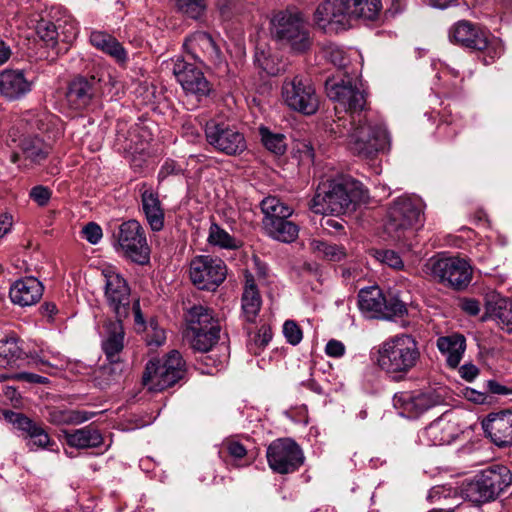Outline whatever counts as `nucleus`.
Listing matches in <instances>:
<instances>
[{"label": "nucleus", "mask_w": 512, "mask_h": 512, "mask_svg": "<svg viewBox=\"0 0 512 512\" xmlns=\"http://www.w3.org/2000/svg\"><path fill=\"white\" fill-rule=\"evenodd\" d=\"M325 90L328 98L350 115L349 119L339 118L329 127L331 134H334L335 137H342L345 131H348L347 124L355 123L356 117L368 113L365 92L357 86L348 72H345L344 77L340 79L328 78L325 81Z\"/></svg>", "instance_id": "nucleus-4"}, {"label": "nucleus", "mask_w": 512, "mask_h": 512, "mask_svg": "<svg viewBox=\"0 0 512 512\" xmlns=\"http://www.w3.org/2000/svg\"><path fill=\"white\" fill-rule=\"evenodd\" d=\"M423 223L422 202L419 199L401 196L396 198L387 210L384 231L391 241L411 249L415 232Z\"/></svg>", "instance_id": "nucleus-3"}, {"label": "nucleus", "mask_w": 512, "mask_h": 512, "mask_svg": "<svg viewBox=\"0 0 512 512\" xmlns=\"http://www.w3.org/2000/svg\"><path fill=\"white\" fill-rule=\"evenodd\" d=\"M121 372L122 364L120 360L109 361L108 364H104L98 369L97 378L100 379L104 385H109L120 377Z\"/></svg>", "instance_id": "nucleus-49"}, {"label": "nucleus", "mask_w": 512, "mask_h": 512, "mask_svg": "<svg viewBox=\"0 0 512 512\" xmlns=\"http://www.w3.org/2000/svg\"><path fill=\"white\" fill-rule=\"evenodd\" d=\"M34 80L29 79L24 70L4 69L0 71V95L7 100L15 101L29 94Z\"/></svg>", "instance_id": "nucleus-25"}, {"label": "nucleus", "mask_w": 512, "mask_h": 512, "mask_svg": "<svg viewBox=\"0 0 512 512\" xmlns=\"http://www.w3.org/2000/svg\"><path fill=\"white\" fill-rule=\"evenodd\" d=\"M67 445L77 449L97 448L103 444V436L98 429L88 425L72 431H63Z\"/></svg>", "instance_id": "nucleus-30"}, {"label": "nucleus", "mask_w": 512, "mask_h": 512, "mask_svg": "<svg viewBox=\"0 0 512 512\" xmlns=\"http://www.w3.org/2000/svg\"><path fill=\"white\" fill-rule=\"evenodd\" d=\"M105 278L104 295L116 319L128 317L130 312V287L127 281L113 269L102 272Z\"/></svg>", "instance_id": "nucleus-18"}, {"label": "nucleus", "mask_w": 512, "mask_h": 512, "mask_svg": "<svg viewBox=\"0 0 512 512\" xmlns=\"http://www.w3.org/2000/svg\"><path fill=\"white\" fill-rule=\"evenodd\" d=\"M345 350L344 344L335 339L328 341L325 347L326 354L334 358L342 357L345 354Z\"/></svg>", "instance_id": "nucleus-61"}, {"label": "nucleus", "mask_w": 512, "mask_h": 512, "mask_svg": "<svg viewBox=\"0 0 512 512\" xmlns=\"http://www.w3.org/2000/svg\"><path fill=\"white\" fill-rule=\"evenodd\" d=\"M0 355L8 359H20L23 355L21 347L15 337L6 338L0 344Z\"/></svg>", "instance_id": "nucleus-55"}, {"label": "nucleus", "mask_w": 512, "mask_h": 512, "mask_svg": "<svg viewBox=\"0 0 512 512\" xmlns=\"http://www.w3.org/2000/svg\"><path fill=\"white\" fill-rule=\"evenodd\" d=\"M220 327H210L201 331H188L191 347L201 353H209L218 342Z\"/></svg>", "instance_id": "nucleus-40"}, {"label": "nucleus", "mask_w": 512, "mask_h": 512, "mask_svg": "<svg viewBox=\"0 0 512 512\" xmlns=\"http://www.w3.org/2000/svg\"><path fill=\"white\" fill-rule=\"evenodd\" d=\"M452 494L454 495V499L458 500L459 497H457L456 495V491L451 489V488H447L445 486H435V487H432L429 492H428V495H427V500L432 503V504H442V502L448 498H450L452 496Z\"/></svg>", "instance_id": "nucleus-56"}, {"label": "nucleus", "mask_w": 512, "mask_h": 512, "mask_svg": "<svg viewBox=\"0 0 512 512\" xmlns=\"http://www.w3.org/2000/svg\"><path fill=\"white\" fill-rule=\"evenodd\" d=\"M93 416L94 412L52 408L48 413V421L54 425H78L88 421Z\"/></svg>", "instance_id": "nucleus-39"}, {"label": "nucleus", "mask_w": 512, "mask_h": 512, "mask_svg": "<svg viewBox=\"0 0 512 512\" xmlns=\"http://www.w3.org/2000/svg\"><path fill=\"white\" fill-rule=\"evenodd\" d=\"M105 72L96 69L91 74H78L73 77L65 93V99L70 109L82 111L102 94V82Z\"/></svg>", "instance_id": "nucleus-12"}, {"label": "nucleus", "mask_w": 512, "mask_h": 512, "mask_svg": "<svg viewBox=\"0 0 512 512\" xmlns=\"http://www.w3.org/2000/svg\"><path fill=\"white\" fill-rule=\"evenodd\" d=\"M353 129L347 128L344 137H348V148L361 158H373L379 152H383L390 146V136L385 125L365 113L358 117Z\"/></svg>", "instance_id": "nucleus-6"}, {"label": "nucleus", "mask_w": 512, "mask_h": 512, "mask_svg": "<svg viewBox=\"0 0 512 512\" xmlns=\"http://www.w3.org/2000/svg\"><path fill=\"white\" fill-rule=\"evenodd\" d=\"M350 10L354 19L375 20L381 9V0H349Z\"/></svg>", "instance_id": "nucleus-42"}, {"label": "nucleus", "mask_w": 512, "mask_h": 512, "mask_svg": "<svg viewBox=\"0 0 512 512\" xmlns=\"http://www.w3.org/2000/svg\"><path fill=\"white\" fill-rule=\"evenodd\" d=\"M207 0H175V7L177 11L183 15L197 20L205 12Z\"/></svg>", "instance_id": "nucleus-46"}, {"label": "nucleus", "mask_w": 512, "mask_h": 512, "mask_svg": "<svg viewBox=\"0 0 512 512\" xmlns=\"http://www.w3.org/2000/svg\"><path fill=\"white\" fill-rule=\"evenodd\" d=\"M166 340L165 331L159 327L158 322L154 319L149 321L146 328V343L149 346H161Z\"/></svg>", "instance_id": "nucleus-52"}, {"label": "nucleus", "mask_w": 512, "mask_h": 512, "mask_svg": "<svg viewBox=\"0 0 512 512\" xmlns=\"http://www.w3.org/2000/svg\"><path fill=\"white\" fill-rule=\"evenodd\" d=\"M310 249L316 257L328 261L338 262L346 257V250L343 246L328 243L323 240H311Z\"/></svg>", "instance_id": "nucleus-41"}, {"label": "nucleus", "mask_w": 512, "mask_h": 512, "mask_svg": "<svg viewBox=\"0 0 512 512\" xmlns=\"http://www.w3.org/2000/svg\"><path fill=\"white\" fill-rule=\"evenodd\" d=\"M394 406L401 410L402 414L414 418L437 404V400L430 392H402L396 394Z\"/></svg>", "instance_id": "nucleus-26"}, {"label": "nucleus", "mask_w": 512, "mask_h": 512, "mask_svg": "<svg viewBox=\"0 0 512 512\" xmlns=\"http://www.w3.org/2000/svg\"><path fill=\"white\" fill-rule=\"evenodd\" d=\"M90 42L95 48L115 58L118 62L127 61L126 50L112 35L102 31H93L90 35Z\"/></svg>", "instance_id": "nucleus-34"}, {"label": "nucleus", "mask_w": 512, "mask_h": 512, "mask_svg": "<svg viewBox=\"0 0 512 512\" xmlns=\"http://www.w3.org/2000/svg\"><path fill=\"white\" fill-rule=\"evenodd\" d=\"M282 97L291 110L304 115H313L319 108V98L313 84L300 75L284 80Z\"/></svg>", "instance_id": "nucleus-13"}, {"label": "nucleus", "mask_w": 512, "mask_h": 512, "mask_svg": "<svg viewBox=\"0 0 512 512\" xmlns=\"http://www.w3.org/2000/svg\"><path fill=\"white\" fill-rule=\"evenodd\" d=\"M375 257L378 261L394 269L403 268L404 264L400 255L394 250L381 249L375 251Z\"/></svg>", "instance_id": "nucleus-53"}, {"label": "nucleus", "mask_w": 512, "mask_h": 512, "mask_svg": "<svg viewBox=\"0 0 512 512\" xmlns=\"http://www.w3.org/2000/svg\"><path fill=\"white\" fill-rule=\"evenodd\" d=\"M262 306V297L252 274L245 276L241 296L242 316L246 322L254 323Z\"/></svg>", "instance_id": "nucleus-29"}, {"label": "nucleus", "mask_w": 512, "mask_h": 512, "mask_svg": "<svg viewBox=\"0 0 512 512\" xmlns=\"http://www.w3.org/2000/svg\"><path fill=\"white\" fill-rule=\"evenodd\" d=\"M384 299L385 296L378 287H367L359 291L358 305L368 317L380 319L384 308Z\"/></svg>", "instance_id": "nucleus-35"}, {"label": "nucleus", "mask_w": 512, "mask_h": 512, "mask_svg": "<svg viewBox=\"0 0 512 512\" xmlns=\"http://www.w3.org/2000/svg\"><path fill=\"white\" fill-rule=\"evenodd\" d=\"M482 428L495 445L499 447L512 445V410L490 413L482 421Z\"/></svg>", "instance_id": "nucleus-23"}, {"label": "nucleus", "mask_w": 512, "mask_h": 512, "mask_svg": "<svg viewBox=\"0 0 512 512\" xmlns=\"http://www.w3.org/2000/svg\"><path fill=\"white\" fill-rule=\"evenodd\" d=\"M19 146L21 153H13L11 155V162L13 163H17L22 156L24 161L38 165L45 161L51 152L50 145L38 136L23 138Z\"/></svg>", "instance_id": "nucleus-28"}, {"label": "nucleus", "mask_w": 512, "mask_h": 512, "mask_svg": "<svg viewBox=\"0 0 512 512\" xmlns=\"http://www.w3.org/2000/svg\"><path fill=\"white\" fill-rule=\"evenodd\" d=\"M264 227L270 237L283 243L295 241L299 234L298 225L288 219L264 221Z\"/></svg>", "instance_id": "nucleus-37"}, {"label": "nucleus", "mask_w": 512, "mask_h": 512, "mask_svg": "<svg viewBox=\"0 0 512 512\" xmlns=\"http://www.w3.org/2000/svg\"><path fill=\"white\" fill-rule=\"evenodd\" d=\"M123 319L108 321L105 324L107 338L102 342V350L108 361L120 360V353L124 348Z\"/></svg>", "instance_id": "nucleus-31"}, {"label": "nucleus", "mask_w": 512, "mask_h": 512, "mask_svg": "<svg viewBox=\"0 0 512 512\" xmlns=\"http://www.w3.org/2000/svg\"><path fill=\"white\" fill-rule=\"evenodd\" d=\"M223 447L227 450L229 456H231L234 461L242 460L247 455L246 447L233 439H226L223 442Z\"/></svg>", "instance_id": "nucleus-57"}, {"label": "nucleus", "mask_w": 512, "mask_h": 512, "mask_svg": "<svg viewBox=\"0 0 512 512\" xmlns=\"http://www.w3.org/2000/svg\"><path fill=\"white\" fill-rule=\"evenodd\" d=\"M208 242L225 249L237 248L236 240L216 223L210 226Z\"/></svg>", "instance_id": "nucleus-47"}, {"label": "nucleus", "mask_w": 512, "mask_h": 512, "mask_svg": "<svg viewBox=\"0 0 512 512\" xmlns=\"http://www.w3.org/2000/svg\"><path fill=\"white\" fill-rule=\"evenodd\" d=\"M36 33L47 47L55 48L59 42L65 45L71 44L77 38L78 28L70 19H58L53 22L41 18L37 22Z\"/></svg>", "instance_id": "nucleus-21"}, {"label": "nucleus", "mask_w": 512, "mask_h": 512, "mask_svg": "<svg viewBox=\"0 0 512 512\" xmlns=\"http://www.w3.org/2000/svg\"><path fill=\"white\" fill-rule=\"evenodd\" d=\"M114 247L126 258L138 264L149 261L150 249L145 230L137 220H128L113 232Z\"/></svg>", "instance_id": "nucleus-11"}, {"label": "nucleus", "mask_w": 512, "mask_h": 512, "mask_svg": "<svg viewBox=\"0 0 512 512\" xmlns=\"http://www.w3.org/2000/svg\"><path fill=\"white\" fill-rule=\"evenodd\" d=\"M44 287L42 283L33 276L16 280L9 291L11 301L19 306H31L36 304L42 297Z\"/></svg>", "instance_id": "nucleus-27"}, {"label": "nucleus", "mask_w": 512, "mask_h": 512, "mask_svg": "<svg viewBox=\"0 0 512 512\" xmlns=\"http://www.w3.org/2000/svg\"><path fill=\"white\" fill-rule=\"evenodd\" d=\"M30 198L39 206H46L51 198V190L43 185L33 187L29 193Z\"/></svg>", "instance_id": "nucleus-58"}, {"label": "nucleus", "mask_w": 512, "mask_h": 512, "mask_svg": "<svg viewBox=\"0 0 512 512\" xmlns=\"http://www.w3.org/2000/svg\"><path fill=\"white\" fill-rule=\"evenodd\" d=\"M204 131L207 143L219 153L239 156L247 149L244 134L234 126L210 120Z\"/></svg>", "instance_id": "nucleus-14"}, {"label": "nucleus", "mask_w": 512, "mask_h": 512, "mask_svg": "<svg viewBox=\"0 0 512 512\" xmlns=\"http://www.w3.org/2000/svg\"><path fill=\"white\" fill-rule=\"evenodd\" d=\"M460 308L470 316H476L480 313V302L472 298H463L460 300Z\"/></svg>", "instance_id": "nucleus-62"}, {"label": "nucleus", "mask_w": 512, "mask_h": 512, "mask_svg": "<svg viewBox=\"0 0 512 512\" xmlns=\"http://www.w3.org/2000/svg\"><path fill=\"white\" fill-rule=\"evenodd\" d=\"M323 57L338 69H346L349 57L345 50L335 43H327L322 48Z\"/></svg>", "instance_id": "nucleus-45"}, {"label": "nucleus", "mask_w": 512, "mask_h": 512, "mask_svg": "<svg viewBox=\"0 0 512 512\" xmlns=\"http://www.w3.org/2000/svg\"><path fill=\"white\" fill-rule=\"evenodd\" d=\"M183 47L192 59L200 63L219 65L222 62L221 50L214 38L207 32L192 33L185 39Z\"/></svg>", "instance_id": "nucleus-22"}, {"label": "nucleus", "mask_w": 512, "mask_h": 512, "mask_svg": "<svg viewBox=\"0 0 512 512\" xmlns=\"http://www.w3.org/2000/svg\"><path fill=\"white\" fill-rule=\"evenodd\" d=\"M186 320L188 331L210 330V327H220L218 321L213 316V311L202 305L192 306L186 314Z\"/></svg>", "instance_id": "nucleus-38"}, {"label": "nucleus", "mask_w": 512, "mask_h": 512, "mask_svg": "<svg viewBox=\"0 0 512 512\" xmlns=\"http://www.w3.org/2000/svg\"><path fill=\"white\" fill-rule=\"evenodd\" d=\"M450 42L471 51H487L484 58L485 64L494 62L503 53L501 43L496 39H490L488 31L478 24L468 20H460L454 23L448 32Z\"/></svg>", "instance_id": "nucleus-7"}, {"label": "nucleus", "mask_w": 512, "mask_h": 512, "mask_svg": "<svg viewBox=\"0 0 512 512\" xmlns=\"http://www.w3.org/2000/svg\"><path fill=\"white\" fill-rule=\"evenodd\" d=\"M486 313L501 329L512 332V301L506 298H497L489 301Z\"/></svg>", "instance_id": "nucleus-36"}, {"label": "nucleus", "mask_w": 512, "mask_h": 512, "mask_svg": "<svg viewBox=\"0 0 512 512\" xmlns=\"http://www.w3.org/2000/svg\"><path fill=\"white\" fill-rule=\"evenodd\" d=\"M366 197V191L357 181L329 180L319 184L309 206L316 214L338 216L354 211Z\"/></svg>", "instance_id": "nucleus-2"}, {"label": "nucleus", "mask_w": 512, "mask_h": 512, "mask_svg": "<svg viewBox=\"0 0 512 512\" xmlns=\"http://www.w3.org/2000/svg\"><path fill=\"white\" fill-rule=\"evenodd\" d=\"M185 374L186 365L182 355L177 350H172L162 361H148L142 381L149 391L161 392L175 385Z\"/></svg>", "instance_id": "nucleus-9"}, {"label": "nucleus", "mask_w": 512, "mask_h": 512, "mask_svg": "<svg viewBox=\"0 0 512 512\" xmlns=\"http://www.w3.org/2000/svg\"><path fill=\"white\" fill-rule=\"evenodd\" d=\"M272 339V329L269 325L263 324L258 329L254 336L253 343L250 344V350L254 354H258L260 350L264 349Z\"/></svg>", "instance_id": "nucleus-51"}, {"label": "nucleus", "mask_w": 512, "mask_h": 512, "mask_svg": "<svg viewBox=\"0 0 512 512\" xmlns=\"http://www.w3.org/2000/svg\"><path fill=\"white\" fill-rule=\"evenodd\" d=\"M173 73L186 95L195 97L198 102L210 95L212 91L210 82L202 70L194 64L177 59L173 66Z\"/></svg>", "instance_id": "nucleus-19"}, {"label": "nucleus", "mask_w": 512, "mask_h": 512, "mask_svg": "<svg viewBox=\"0 0 512 512\" xmlns=\"http://www.w3.org/2000/svg\"><path fill=\"white\" fill-rule=\"evenodd\" d=\"M264 221L285 220L290 217L293 210L276 197H267L261 202Z\"/></svg>", "instance_id": "nucleus-43"}, {"label": "nucleus", "mask_w": 512, "mask_h": 512, "mask_svg": "<svg viewBox=\"0 0 512 512\" xmlns=\"http://www.w3.org/2000/svg\"><path fill=\"white\" fill-rule=\"evenodd\" d=\"M352 20L349 0H325L314 12L315 25L324 32L345 31Z\"/></svg>", "instance_id": "nucleus-17"}, {"label": "nucleus", "mask_w": 512, "mask_h": 512, "mask_svg": "<svg viewBox=\"0 0 512 512\" xmlns=\"http://www.w3.org/2000/svg\"><path fill=\"white\" fill-rule=\"evenodd\" d=\"M270 24L273 38L288 47L293 54L302 55L311 50L314 37L300 11L280 10L273 15Z\"/></svg>", "instance_id": "nucleus-5"}, {"label": "nucleus", "mask_w": 512, "mask_h": 512, "mask_svg": "<svg viewBox=\"0 0 512 512\" xmlns=\"http://www.w3.org/2000/svg\"><path fill=\"white\" fill-rule=\"evenodd\" d=\"M460 375L467 381H472L479 373L478 368L473 364H465L460 368Z\"/></svg>", "instance_id": "nucleus-64"}, {"label": "nucleus", "mask_w": 512, "mask_h": 512, "mask_svg": "<svg viewBox=\"0 0 512 512\" xmlns=\"http://www.w3.org/2000/svg\"><path fill=\"white\" fill-rule=\"evenodd\" d=\"M464 124L461 118L452 115L445 117L438 125V130L446 134V138L453 140L463 129Z\"/></svg>", "instance_id": "nucleus-50"}, {"label": "nucleus", "mask_w": 512, "mask_h": 512, "mask_svg": "<svg viewBox=\"0 0 512 512\" xmlns=\"http://www.w3.org/2000/svg\"><path fill=\"white\" fill-rule=\"evenodd\" d=\"M261 142L267 150L276 154L283 155L286 151L285 136L281 133H273L269 128L261 126L259 128Z\"/></svg>", "instance_id": "nucleus-44"}, {"label": "nucleus", "mask_w": 512, "mask_h": 512, "mask_svg": "<svg viewBox=\"0 0 512 512\" xmlns=\"http://www.w3.org/2000/svg\"><path fill=\"white\" fill-rule=\"evenodd\" d=\"M511 482L510 470L504 465L494 464L481 470L466 485L464 493L469 501L481 504L496 499Z\"/></svg>", "instance_id": "nucleus-8"}, {"label": "nucleus", "mask_w": 512, "mask_h": 512, "mask_svg": "<svg viewBox=\"0 0 512 512\" xmlns=\"http://www.w3.org/2000/svg\"><path fill=\"white\" fill-rule=\"evenodd\" d=\"M266 458L271 470L282 475L297 471L305 460L301 447L291 438L272 441L267 447Z\"/></svg>", "instance_id": "nucleus-15"}, {"label": "nucleus", "mask_w": 512, "mask_h": 512, "mask_svg": "<svg viewBox=\"0 0 512 512\" xmlns=\"http://www.w3.org/2000/svg\"><path fill=\"white\" fill-rule=\"evenodd\" d=\"M376 354L377 366L396 381L405 379L421 360L419 343L408 333L387 338L378 346Z\"/></svg>", "instance_id": "nucleus-1"}, {"label": "nucleus", "mask_w": 512, "mask_h": 512, "mask_svg": "<svg viewBox=\"0 0 512 512\" xmlns=\"http://www.w3.org/2000/svg\"><path fill=\"white\" fill-rule=\"evenodd\" d=\"M82 235L89 243L95 245L101 240L103 233L101 227L97 223L90 222L83 227Z\"/></svg>", "instance_id": "nucleus-59"}, {"label": "nucleus", "mask_w": 512, "mask_h": 512, "mask_svg": "<svg viewBox=\"0 0 512 512\" xmlns=\"http://www.w3.org/2000/svg\"><path fill=\"white\" fill-rule=\"evenodd\" d=\"M458 435L455 423L440 418L430 423L423 432V437L434 446L450 444Z\"/></svg>", "instance_id": "nucleus-32"}, {"label": "nucleus", "mask_w": 512, "mask_h": 512, "mask_svg": "<svg viewBox=\"0 0 512 512\" xmlns=\"http://www.w3.org/2000/svg\"><path fill=\"white\" fill-rule=\"evenodd\" d=\"M197 361H198V365L204 366V367H199V369H201L202 373H206V374H212L213 368H216L218 366V363H220V361L215 359L212 356V354H208V353H202V355L199 357V359Z\"/></svg>", "instance_id": "nucleus-60"}, {"label": "nucleus", "mask_w": 512, "mask_h": 512, "mask_svg": "<svg viewBox=\"0 0 512 512\" xmlns=\"http://www.w3.org/2000/svg\"><path fill=\"white\" fill-rule=\"evenodd\" d=\"M138 190L147 224L153 232L161 231L164 228L165 212L158 191L146 182L140 183Z\"/></svg>", "instance_id": "nucleus-24"}, {"label": "nucleus", "mask_w": 512, "mask_h": 512, "mask_svg": "<svg viewBox=\"0 0 512 512\" xmlns=\"http://www.w3.org/2000/svg\"><path fill=\"white\" fill-rule=\"evenodd\" d=\"M16 378L19 380H24L29 383H39L44 384L48 382V379L46 377L34 374V373H27L22 372L16 375Z\"/></svg>", "instance_id": "nucleus-63"}, {"label": "nucleus", "mask_w": 512, "mask_h": 512, "mask_svg": "<svg viewBox=\"0 0 512 512\" xmlns=\"http://www.w3.org/2000/svg\"><path fill=\"white\" fill-rule=\"evenodd\" d=\"M3 416L9 423L13 424L15 428L24 434V438L28 440L26 446L30 451L47 449L54 444V441L51 440L44 427L25 414L5 410L3 411Z\"/></svg>", "instance_id": "nucleus-20"}, {"label": "nucleus", "mask_w": 512, "mask_h": 512, "mask_svg": "<svg viewBox=\"0 0 512 512\" xmlns=\"http://www.w3.org/2000/svg\"><path fill=\"white\" fill-rule=\"evenodd\" d=\"M437 348L446 356L448 365L454 368L461 361L466 348V340L461 334L439 337L437 339Z\"/></svg>", "instance_id": "nucleus-33"}, {"label": "nucleus", "mask_w": 512, "mask_h": 512, "mask_svg": "<svg viewBox=\"0 0 512 512\" xmlns=\"http://www.w3.org/2000/svg\"><path fill=\"white\" fill-rule=\"evenodd\" d=\"M189 276L198 289L215 291L226 279L227 267L220 258L198 255L190 262Z\"/></svg>", "instance_id": "nucleus-16"}, {"label": "nucleus", "mask_w": 512, "mask_h": 512, "mask_svg": "<svg viewBox=\"0 0 512 512\" xmlns=\"http://www.w3.org/2000/svg\"><path fill=\"white\" fill-rule=\"evenodd\" d=\"M283 335L286 341L293 346L298 345L303 338L302 329L294 320H286L284 322Z\"/></svg>", "instance_id": "nucleus-54"}, {"label": "nucleus", "mask_w": 512, "mask_h": 512, "mask_svg": "<svg viewBox=\"0 0 512 512\" xmlns=\"http://www.w3.org/2000/svg\"><path fill=\"white\" fill-rule=\"evenodd\" d=\"M407 313L406 304L395 296L385 297L380 319L402 317Z\"/></svg>", "instance_id": "nucleus-48"}, {"label": "nucleus", "mask_w": 512, "mask_h": 512, "mask_svg": "<svg viewBox=\"0 0 512 512\" xmlns=\"http://www.w3.org/2000/svg\"><path fill=\"white\" fill-rule=\"evenodd\" d=\"M425 267L435 281L456 291L466 289L472 281L471 265L459 257H432Z\"/></svg>", "instance_id": "nucleus-10"}]
</instances>
